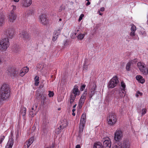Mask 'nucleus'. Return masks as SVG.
I'll return each mask as SVG.
<instances>
[{
	"label": "nucleus",
	"instance_id": "nucleus-8",
	"mask_svg": "<svg viewBox=\"0 0 148 148\" xmlns=\"http://www.w3.org/2000/svg\"><path fill=\"white\" fill-rule=\"evenodd\" d=\"M20 37L24 40H28L30 38L28 32L24 30L20 31L19 33Z\"/></svg>",
	"mask_w": 148,
	"mask_h": 148
},
{
	"label": "nucleus",
	"instance_id": "nucleus-48",
	"mask_svg": "<svg viewBox=\"0 0 148 148\" xmlns=\"http://www.w3.org/2000/svg\"><path fill=\"white\" fill-rule=\"evenodd\" d=\"M86 115L85 113H84L82 115L81 119H86Z\"/></svg>",
	"mask_w": 148,
	"mask_h": 148
},
{
	"label": "nucleus",
	"instance_id": "nucleus-35",
	"mask_svg": "<svg viewBox=\"0 0 148 148\" xmlns=\"http://www.w3.org/2000/svg\"><path fill=\"white\" fill-rule=\"evenodd\" d=\"M70 44V41L68 40H65L64 42V45L65 46L69 45Z\"/></svg>",
	"mask_w": 148,
	"mask_h": 148
},
{
	"label": "nucleus",
	"instance_id": "nucleus-16",
	"mask_svg": "<svg viewBox=\"0 0 148 148\" xmlns=\"http://www.w3.org/2000/svg\"><path fill=\"white\" fill-rule=\"evenodd\" d=\"M136 79L138 81V82L141 84L144 83L145 82V79L143 78L142 76L140 75H137L136 76Z\"/></svg>",
	"mask_w": 148,
	"mask_h": 148
},
{
	"label": "nucleus",
	"instance_id": "nucleus-17",
	"mask_svg": "<svg viewBox=\"0 0 148 148\" xmlns=\"http://www.w3.org/2000/svg\"><path fill=\"white\" fill-rule=\"evenodd\" d=\"M32 3V0H23V5L25 7L29 6Z\"/></svg>",
	"mask_w": 148,
	"mask_h": 148
},
{
	"label": "nucleus",
	"instance_id": "nucleus-51",
	"mask_svg": "<svg viewBox=\"0 0 148 148\" xmlns=\"http://www.w3.org/2000/svg\"><path fill=\"white\" fill-rule=\"evenodd\" d=\"M28 144L26 142L24 144L23 148H29V147H28Z\"/></svg>",
	"mask_w": 148,
	"mask_h": 148
},
{
	"label": "nucleus",
	"instance_id": "nucleus-44",
	"mask_svg": "<svg viewBox=\"0 0 148 148\" xmlns=\"http://www.w3.org/2000/svg\"><path fill=\"white\" fill-rule=\"evenodd\" d=\"M77 34L76 33H73V34L71 36V37L72 39H74L77 36L76 35Z\"/></svg>",
	"mask_w": 148,
	"mask_h": 148
},
{
	"label": "nucleus",
	"instance_id": "nucleus-26",
	"mask_svg": "<svg viewBox=\"0 0 148 148\" xmlns=\"http://www.w3.org/2000/svg\"><path fill=\"white\" fill-rule=\"evenodd\" d=\"M75 97L73 96L72 95H70V103L71 104L72 103L76 98Z\"/></svg>",
	"mask_w": 148,
	"mask_h": 148
},
{
	"label": "nucleus",
	"instance_id": "nucleus-32",
	"mask_svg": "<svg viewBox=\"0 0 148 148\" xmlns=\"http://www.w3.org/2000/svg\"><path fill=\"white\" fill-rule=\"evenodd\" d=\"M121 86L122 88L123 89L121 90L123 91L125 90V83L123 82L122 81L121 82Z\"/></svg>",
	"mask_w": 148,
	"mask_h": 148
},
{
	"label": "nucleus",
	"instance_id": "nucleus-52",
	"mask_svg": "<svg viewBox=\"0 0 148 148\" xmlns=\"http://www.w3.org/2000/svg\"><path fill=\"white\" fill-rule=\"evenodd\" d=\"M135 32L131 31V32L130 33V35L132 36H134L135 35Z\"/></svg>",
	"mask_w": 148,
	"mask_h": 148
},
{
	"label": "nucleus",
	"instance_id": "nucleus-38",
	"mask_svg": "<svg viewBox=\"0 0 148 148\" xmlns=\"http://www.w3.org/2000/svg\"><path fill=\"white\" fill-rule=\"evenodd\" d=\"M37 104L35 103L32 107V111H35L37 107Z\"/></svg>",
	"mask_w": 148,
	"mask_h": 148
},
{
	"label": "nucleus",
	"instance_id": "nucleus-30",
	"mask_svg": "<svg viewBox=\"0 0 148 148\" xmlns=\"http://www.w3.org/2000/svg\"><path fill=\"white\" fill-rule=\"evenodd\" d=\"M84 37V34H79L77 36V38L78 39L82 40L83 39Z\"/></svg>",
	"mask_w": 148,
	"mask_h": 148
},
{
	"label": "nucleus",
	"instance_id": "nucleus-56",
	"mask_svg": "<svg viewBox=\"0 0 148 148\" xmlns=\"http://www.w3.org/2000/svg\"><path fill=\"white\" fill-rule=\"evenodd\" d=\"M119 99V97H118V96H116V95H115V96H114V100H117L118 99Z\"/></svg>",
	"mask_w": 148,
	"mask_h": 148
},
{
	"label": "nucleus",
	"instance_id": "nucleus-55",
	"mask_svg": "<svg viewBox=\"0 0 148 148\" xmlns=\"http://www.w3.org/2000/svg\"><path fill=\"white\" fill-rule=\"evenodd\" d=\"M55 146V143H53L51 146H49L51 147V148H54Z\"/></svg>",
	"mask_w": 148,
	"mask_h": 148
},
{
	"label": "nucleus",
	"instance_id": "nucleus-29",
	"mask_svg": "<svg viewBox=\"0 0 148 148\" xmlns=\"http://www.w3.org/2000/svg\"><path fill=\"white\" fill-rule=\"evenodd\" d=\"M88 65L86 64V62H84L83 65V71L86 72L88 69Z\"/></svg>",
	"mask_w": 148,
	"mask_h": 148
},
{
	"label": "nucleus",
	"instance_id": "nucleus-46",
	"mask_svg": "<svg viewBox=\"0 0 148 148\" xmlns=\"http://www.w3.org/2000/svg\"><path fill=\"white\" fill-rule=\"evenodd\" d=\"M86 86V85L85 84L82 85L81 87L80 90L81 91H83L84 89L85 88Z\"/></svg>",
	"mask_w": 148,
	"mask_h": 148
},
{
	"label": "nucleus",
	"instance_id": "nucleus-47",
	"mask_svg": "<svg viewBox=\"0 0 148 148\" xmlns=\"http://www.w3.org/2000/svg\"><path fill=\"white\" fill-rule=\"evenodd\" d=\"M112 148H121L120 145L118 144L117 145H115L113 146Z\"/></svg>",
	"mask_w": 148,
	"mask_h": 148
},
{
	"label": "nucleus",
	"instance_id": "nucleus-9",
	"mask_svg": "<svg viewBox=\"0 0 148 148\" xmlns=\"http://www.w3.org/2000/svg\"><path fill=\"white\" fill-rule=\"evenodd\" d=\"M80 94V92L78 89V87L76 85L74 86V87L71 90V95H72L75 97L79 95Z\"/></svg>",
	"mask_w": 148,
	"mask_h": 148
},
{
	"label": "nucleus",
	"instance_id": "nucleus-64",
	"mask_svg": "<svg viewBox=\"0 0 148 148\" xmlns=\"http://www.w3.org/2000/svg\"><path fill=\"white\" fill-rule=\"evenodd\" d=\"M75 109H74V108H73V110H72V111L73 112H74V111H75Z\"/></svg>",
	"mask_w": 148,
	"mask_h": 148
},
{
	"label": "nucleus",
	"instance_id": "nucleus-59",
	"mask_svg": "<svg viewBox=\"0 0 148 148\" xmlns=\"http://www.w3.org/2000/svg\"><path fill=\"white\" fill-rule=\"evenodd\" d=\"M105 8L104 7L101 8L100 9V11L101 12H103Z\"/></svg>",
	"mask_w": 148,
	"mask_h": 148
},
{
	"label": "nucleus",
	"instance_id": "nucleus-54",
	"mask_svg": "<svg viewBox=\"0 0 148 148\" xmlns=\"http://www.w3.org/2000/svg\"><path fill=\"white\" fill-rule=\"evenodd\" d=\"M92 91L93 92V93L92 94H92H91L90 95V97L91 98H92V97L94 94V91L95 90V88H92Z\"/></svg>",
	"mask_w": 148,
	"mask_h": 148
},
{
	"label": "nucleus",
	"instance_id": "nucleus-39",
	"mask_svg": "<svg viewBox=\"0 0 148 148\" xmlns=\"http://www.w3.org/2000/svg\"><path fill=\"white\" fill-rule=\"evenodd\" d=\"M49 93L48 94V95L49 97H53L54 95V93L53 92L51 91H49Z\"/></svg>",
	"mask_w": 148,
	"mask_h": 148
},
{
	"label": "nucleus",
	"instance_id": "nucleus-11",
	"mask_svg": "<svg viewBox=\"0 0 148 148\" xmlns=\"http://www.w3.org/2000/svg\"><path fill=\"white\" fill-rule=\"evenodd\" d=\"M46 15L42 14L40 16V21L43 25H46L48 23V21L47 19Z\"/></svg>",
	"mask_w": 148,
	"mask_h": 148
},
{
	"label": "nucleus",
	"instance_id": "nucleus-13",
	"mask_svg": "<svg viewBox=\"0 0 148 148\" xmlns=\"http://www.w3.org/2000/svg\"><path fill=\"white\" fill-rule=\"evenodd\" d=\"M29 69L28 67L26 66L23 67L20 71L19 75L21 76H23L26 73L28 72Z\"/></svg>",
	"mask_w": 148,
	"mask_h": 148
},
{
	"label": "nucleus",
	"instance_id": "nucleus-23",
	"mask_svg": "<svg viewBox=\"0 0 148 148\" xmlns=\"http://www.w3.org/2000/svg\"><path fill=\"white\" fill-rule=\"evenodd\" d=\"M26 109L25 107H23L21 110L20 114L24 117L26 114Z\"/></svg>",
	"mask_w": 148,
	"mask_h": 148
},
{
	"label": "nucleus",
	"instance_id": "nucleus-25",
	"mask_svg": "<svg viewBox=\"0 0 148 148\" xmlns=\"http://www.w3.org/2000/svg\"><path fill=\"white\" fill-rule=\"evenodd\" d=\"M34 80L35 81V85L36 86H38L39 82V77L37 76H36L34 78Z\"/></svg>",
	"mask_w": 148,
	"mask_h": 148
},
{
	"label": "nucleus",
	"instance_id": "nucleus-43",
	"mask_svg": "<svg viewBox=\"0 0 148 148\" xmlns=\"http://www.w3.org/2000/svg\"><path fill=\"white\" fill-rule=\"evenodd\" d=\"M7 49V47H0V50L2 51H5Z\"/></svg>",
	"mask_w": 148,
	"mask_h": 148
},
{
	"label": "nucleus",
	"instance_id": "nucleus-18",
	"mask_svg": "<svg viewBox=\"0 0 148 148\" xmlns=\"http://www.w3.org/2000/svg\"><path fill=\"white\" fill-rule=\"evenodd\" d=\"M61 123L60 125V127H62V128H64L66 127L67 123L66 120L63 119L61 120Z\"/></svg>",
	"mask_w": 148,
	"mask_h": 148
},
{
	"label": "nucleus",
	"instance_id": "nucleus-36",
	"mask_svg": "<svg viewBox=\"0 0 148 148\" xmlns=\"http://www.w3.org/2000/svg\"><path fill=\"white\" fill-rule=\"evenodd\" d=\"M131 26L132 27L131 29V31L135 32V31L136 30V26L133 24H131Z\"/></svg>",
	"mask_w": 148,
	"mask_h": 148
},
{
	"label": "nucleus",
	"instance_id": "nucleus-42",
	"mask_svg": "<svg viewBox=\"0 0 148 148\" xmlns=\"http://www.w3.org/2000/svg\"><path fill=\"white\" fill-rule=\"evenodd\" d=\"M142 93L140 92L139 91L137 92L136 94V97H138L139 96H141L142 95Z\"/></svg>",
	"mask_w": 148,
	"mask_h": 148
},
{
	"label": "nucleus",
	"instance_id": "nucleus-53",
	"mask_svg": "<svg viewBox=\"0 0 148 148\" xmlns=\"http://www.w3.org/2000/svg\"><path fill=\"white\" fill-rule=\"evenodd\" d=\"M12 10L11 11H12L14 13V11H15L16 9V6L14 5H12Z\"/></svg>",
	"mask_w": 148,
	"mask_h": 148
},
{
	"label": "nucleus",
	"instance_id": "nucleus-37",
	"mask_svg": "<svg viewBox=\"0 0 148 148\" xmlns=\"http://www.w3.org/2000/svg\"><path fill=\"white\" fill-rule=\"evenodd\" d=\"M86 123V119H81L80 121V125H85Z\"/></svg>",
	"mask_w": 148,
	"mask_h": 148
},
{
	"label": "nucleus",
	"instance_id": "nucleus-1",
	"mask_svg": "<svg viewBox=\"0 0 148 148\" xmlns=\"http://www.w3.org/2000/svg\"><path fill=\"white\" fill-rule=\"evenodd\" d=\"M1 99L4 100L8 99L10 95V91L8 85L4 84L0 88Z\"/></svg>",
	"mask_w": 148,
	"mask_h": 148
},
{
	"label": "nucleus",
	"instance_id": "nucleus-28",
	"mask_svg": "<svg viewBox=\"0 0 148 148\" xmlns=\"http://www.w3.org/2000/svg\"><path fill=\"white\" fill-rule=\"evenodd\" d=\"M132 63L131 62H128L126 66V69L127 71H129L130 66L131 65Z\"/></svg>",
	"mask_w": 148,
	"mask_h": 148
},
{
	"label": "nucleus",
	"instance_id": "nucleus-50",
	"mask_svg": "<svg viewBox=\"0 0 148 148\" xmlns=\"http://www.w3.org/2000/svg\"><path fill=\"white\" fill-rule=\"evenodd\" d=\"M60 31H61V30L59 29L58 30V31H56V33L57 34H57L56 35V34H55V35H56V36H55V38L56 37L57 38H58V34H59Z\"/></svg>",
	"mask_w": 148,
	"mask_h": 148
},
{
	"label": "nucleus",
	"instance_id": "nucleus-22",
	"mask_svg": "<svg viewBox=\"0 0 148 148\" xmlns=\"http://www.w3.org/2000/svg\"><path fill=\"white\" fill-rule=\"evenodd\" d=\"M34 140V137H31L28 140H27L26 142L28 144V147H29L30 145L32 144Z\"/></svg>",
	"mask_w": 148,
	"mask_h": 148
},
{
	"label": "nucleus",
	"instance_id": "nucleus-27",
	"mask_svg": "<svg viewBox=\"0 0 148 148\" xmlns=\"http://www.w3.org/2000/svg\"><path fill=\"white\" fill-rule=\"evenodd\" d=\"M125 90L123 91L122 90H121V91L119 92V94L120 97H123L125 96Z\"/></svg>",
	"mask_w": 148,
	"mask_h": 148
},
{
	"label": "nucleus",
	"instance_id": "nucleus-33",
	"mask_svg": "<svg viewBox=\"0 0 148 148\" xmlns=\"http://www.w3.org/2000/svg\"><path fill=\"white\" fill-rule=\"evenodd\" d=\"M36 114V112L35 111H30L29 112V114L32 117H33Z\"/></svg>",
	"mask_w": 148,
	"mask_h": 148
},
{
	"label": "nucleus",
	"instance_id": "nucleus-63",
	"mask_svg": "<svg viewBox=\"0 0 148 148\" xmlns=\"http://www.w3.org/2000/svg\"><path fill=\"white\" fill-rule=\"evenodd\" d=\"M72 115L73 116H75V114L74 112H73Z\"/></svg>",
	"mask_w": 148,
	"mask_h": 148
},
{
	"label": "nucleus",
	"instance_id": "nucleus-14",
	"mask_svg": "<svg viewBox=\"0 0 148 148\" xmlns=\"http://www.w3.org/2000/svg\"><path fill=\"white\" fill-rule=\"evenodd\" d=\"M119 144L120 145L121 148H130V145L128 141H124L122 144L119 143Z\"/></svg>",
	"mask_w": 148,
	"mask_h": 148
},
{
	"label": "nucleus",
	"instance_id": "nucleus-45",
	"mask_svg": "<svg viewBox=\"0 0 148 148\" xmlns=\"http://www.w3.org/2000/svg\"><path fill=\"white\" fill-rule=\"evenodd\" d=\"M5 138V136H1L0 138V144H1Z\"/></svg>",
	"mask_w": 148,
	"mask_h": 148
},
{
	"label": "nucleus",
	"instance_id": "nucleus-61",
	"mask_svg": "<svg viewBox=\"0 0 148 148\" xmlns=\"http://www.w3.org/2000/svg\"><path fill=\"white\" fill-rule=\"evenodd\" d=\"M45 123H47L48 122V119H45Z\"/></svg>",
	"mask_w": 148,
	"mask_h": 148
},
{
	"label": "nucleus",
	"instance_id": "nucleus-24",
	"mask_svg": "<svg viewBox=\"0 0 148 148\" xmlns=\"http://www.w3.org/2000/svg\"><path fill=\"white\" fill-rule=\"evenodd\" d=\"M42 68L40 69V71L42 73L46 72L47 69V66L46 64H43L42 65Z\"/></svg>",
	"mask_w": 148,
	"mask_h": 148
},
{
	"label": "nucleus",
	"instance_id": "nucleus-2",
	"mask_svg": "<svg viewBox=\"0 0 148 148\" xmlns=\"http://www.w3.org/2000/svg\"><path fill=\"white\" fill-rule=\"evenodd\" d=\"M138 67L144 75H148V67L143 62H139L137 64Z\"/></svg>",
	"mask_w": 148,
	"mask_h": 148
},
{
	"label": "nucleus",
	"instance_id": "nucleus-20",
	"mask_svg": "<svg viewBox=\"0 0 148 148\" xmlns=\"http://www.w3.org/2000/svg\"><path fill=\"white\" fill-rule=\"evenodd\" d=\"M5 17L2 13H0V25H2L4 23Z\"/></svg>",
	"mask_w": 148,
	"mask_h": 148
},
{
	"label": "nucleus",
	"instance_id": "nucleus-4",
	"mask_svg": "<svg viewBox=\"0 0 148 148\" xmlns=\"http://www.w3.org/2000/svg\"><path fill=\"white\" fill-rule=\"evenodd\" d=\"M119 82L118 77L116 76L113 77L109 81L108 84V87L110 88H113L116 86Z\"/></svg>",
	"mask_w": 148,
	"mask_h": 148
},
{
	"label": "nucleus",
	"instance_id": "nucleus-5",
	"mask_svg": "<svg viewBox=\"0 0 148 148\" xmlns=\"http://www.w3.org/2000/svg\"><path fill=\"white\" fill-rule=\"evenodd\" d=\"M87 94V91L85 90L80 98L78 105L79 109H80L82 108L86 99Z\"/></svg>",
	"mask_w": 148,
	"mask_h": 148
},
{
	"label": "nucleus",
	"instance_id": "nucleus-21",
	"mask_svg": "<svg viewBox=\"0 0 148 148\" xmlns=\"http://www.w3.org/2000/svg\"><path fill=\"white\" fill-rule=\"evenodd\" d=\"M46 99V97L45 95H42L41 97V102L42 105L45 104V100Z\"/></svg>",
	"mask_w": 148,
	"mask_h": 148
},
{
	"label": "nucleus",
	"instance_id": "nucleus-12",
	"mask_svg": "<svg viewBox=\"0 0 148 148\" xmlns=\"http://www.w3.org/2000/svg\"><path fill=\"white\" fill-rule=\"evenodd\" d=\"M16 18V15L14 14L12 11H11L10 13L9 14L8 19L9 21L11 22H13L15 20Z\"/></svg>",
	"mask_w": 148,
	"mask_h": 148
},
{
	"label": "nucleus",
	"instance_id": "nucleus-41",
	"mask_svg": "<svg viewBox=\"0 0 148 148\" xmlns=\"http://www.w3.org/2000/svg\"><path fill=\"white\" fill-rule=\"evenodd\" d=\"M14 52L16 53H17L18 52L19 50L18 47H14Z\"/></svg>",
	"mask_w": 148,
	"mask_h": 148
},
{
	"label": "nucleus",
	"instance_id": "nucleus-19",
	"mask_svg": "<svg viewBox=\"0 0 148 148\" xmlns=\"http://www.w3.org/2000/svg\"><path fill=\"white\" fill-rule=\"evenodd\" d=\"M93 148H103L102 144L99 142L95 143L94 145Z\"/></svg>",
	"mask_w": 148,
	"mask_h": 148
},
{
	"label": "nucleus",
	"instance_id": "nucleus-7",
	"mask_svg": "<svg viewBox=\"0 0 148 148\" xmlns=\"http://www.w3.org/2000/svg\"><path fill=\"white\" fill-rule=\"evenodd\" d=\"M103 143V148H110L111 146V142L110 138L108 137H105Z\"/></svg>",
	"mask_w": 148,
	"mask_h": 148
},
{
	"label": "nucleus",
	"instance_id": "nucleus-31",
	"mask_svg": "<svg viewBox=\"0 0 148 148\" xmlns=\"http://www.w3.org/2000/svg\"><path fill=\"white\" fill-rule=\"evenodd\" d=\"M63 128H62V127H60V126L59 127H58L56 130V132L57 134H59L61 131V130H62Z\"/></svg>",
	"mask_w": 148,
	"mask_h": 148
},
{
	"label": "nucleus",
	"instance_id": "nucleus-58",
	"mask_svg": "<svg viewBox=\"0 0 148 148\" xmlns=\"http://www.w3.org/2000/svg\"><path fill=\"white\" fill-rule=\"evenodd\" d=\"M75 148H81V146L79 145H76Z\"/></svg>",
	"mask_w": 148,
	"mask_h": 148
},
{
	"label": "nucleus",
	"instance_id": "nucleus-34",
	"mask_svg": "<svg viewBox=\"0 0 148 148\" xmlns=\"http://www.w3.org/2000/svg\"><path fill=\"white\" fill-rule=\"evenodd\" d=\"M84 126V125L80 124L79 126V132L81 133L83 132Z\"/></svg>",
	"mask_w": 148,
	"mask_h": 148
},
{
	"label": "nucleus",
	"instance_id": "nucleus-10",
	"mask_svg": "<svg viewBox=\"0 0 148 148\" xmlns=\"http://www.w3.org/2000/svg\"><path fill=\"white\" fill-rule=\"evenodd\" d=\"M8 74L13 78L17 76L18 72L16 69L10 68L7 70Z\"/></svg>",
	"mask_w": 148,
	"mask_h": 148
},
{
	"label": "nucleus",
	"instance_id": "nucleus-49",
	"mask_svg": "<svg viewBox=\"0 0 148 148\" xmlns=\"http://www.w3.org/2000/svg\"><path fill=\"white\" fill-rule=\"evenodd\" d=\"M84 16V15L83 14H82L80 15L79 19H78V21H81L83 17Z\"/></svg>",
	"mask_w": 148,
	"mask_h": 148
},
{
	"label": "nucleus",
	"instance_id": "nucleus-15",
	"mask_svg": "<svg viewBox=\"0 0 148 148\" xmlns=\"http://www.w3.org/2000/svg\"><path fill=\"white\" fill-rule=\"evenodd\" d=\"M14 144V140L12 138H10L5 148H12Z\"/></svg>",
	"mask_w": 148,
	"mask_h": 148
},
{
	"label": "nucleus",
	"instance_id": "nucleus-60",
	"mask_svg": "<svg viewBox=\"0 0 148 148\" xmlns=\"http://www.w3.org/2000/svg\"><path fill=\"white\" fill-rule=\"evenodd\" d=\"M90 4V2L89 1H88V2L86 4V6H88Z\"/></svg>",
	"mask_w": 148,
	"mask_h": 148
},
{
	"label": "nucleus",
	"instance_id": "nucleus-57",
	"mask_svg": "<svg viewBox=\"0 0 148 148\" xmlns=\"http://www.w3.org/2000/svg\"><path fill=\"white\" fill-rule=\"evenodd\" d=\"M57 39V38H56V37L55 38V36H54L53 37L52 40H53V41H55Z\"/></svg>",
	"mask_w": 148,
	"mask_h": 148
},
{
	"label": "nucleus",
	"instance_id": "nucleus-40",
	"mask_svg": "<svg viewBox=\"0 0 148 148\" xmlns=\"http://www.w3.org/2000/svg\"><path fill=\"white\" fill-rule=\"evenodd\" d=\"M147 112V109L146 108H143L142 110V112L141 113L142 115L143 116Z\"/></svg>",
	"mask_w": 148,
	"mask_h": 148
},
{
	"label": "nucleus",
	"instance_id": "nucleus-62",
	"mask_svg": "<svg viewBox=\"0 0 148 148\" xmlns=\"http://www.w3.org/2000/svg\"><path fill=\"white\" fill-rule=\"evenodd\" d=\"M14 1L15 2H18L19 0H14Z\"/></svg>",
	"mask_w": 148,
	"mask_h": 148
},
{
	"label": "nucleus",
	"instance_id": "nucleus-3",
	"mask_svg": "<svg viewBox=\"0 0 148 148\" xmlns=\"http://www.w3.org/2000/svg\"><path fill=\"white\" fill-rule=\"evenodd\" d=\"M108 124L110 125H113L115 124L117 120L116 115L114 113H110L108 117Z\"/></svg>",
	"mask_w": 148,
	"mask_h": 148
},
{
	"label": "nucleus",
	"instance_id": "nucleus-6",
	"mask_svg": "<svg viewBox=\"0 0 148 148\" xmlns=\"http://www.w3.org/2000/svg\"><path fill=\"white\" fill-rule=\"evenodd\" d=\"M123 135V132L121 130H116L114 134V140L116 141H119L122 139Z\"/></svg>",
	"mask_w": 148,
	"mask_h": 148
}]
</instances>
